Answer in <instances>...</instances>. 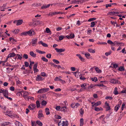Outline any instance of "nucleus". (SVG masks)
I'll return each mask as SVG.
<instances>
[{
	"label": "nucleus",
	"mask_w": 126,
	"mask_h": 126,
	"mask_svg": "<svg viewBox=\"0 0 126 126\" xmlns=\"http://www.w3.org/2000/svg\"><path fill=\"white\" fill-rule=\"evenodd\" d=\"M113 93L115 95H117L118 94V92L117 91V87H116L115 88Z\"/></svg>",
	"instance_id": "obj_28"
},
{
	"label": "nucleus",
	"mask_w": 126,
	"mask_h": 126,
	"mask_svg": "<svg viewBox=\"0 0 126 126\" xmlns=\"http://www.w3.org/2000/svg\"><path fill=\"white\" fill-rule=\"evenodd\" d=\"M35 104H32L29 105V110H33L35 109Z\"/></svg>",
	"instance_id": "obj_8"
},
{
	"label": "nucleus",
	"mask_w": 126,
	"mask_h": 126,
	"mask_svg": "<svg viewBox=\"0 0 126 126\" xmlns=\"http://www.w3.org/2000/svg\"><path fill=\"white\" fill-rule=\"evenodd\" d=\"M64 36H59V40L61 41L64 38Z\"/></svg>",
	"instance_id": "obj_55"
},
{
	"label": "nucleus",
	"mask_w": 126,
	"mask_h": 126,
	"mask_svg": "<svg viewBox=\"0 0 126 126\" xmlns=\"http://www.w3.org/2000/svg\"><path fill=\"white\" fill-rule=\"evenodd\" d=\"M111 51H110L109 52L105 53V54L106 56H107L108 55H110L111 54Z\"/></svg>",
	"instance_id": "obj_43"
},
{
	"label": "nucleus",
	"mask_w": 126,
	"mask_h": 126,
	"mask_svg": "<svg viewBox=\"0 0 126 126\" xmlns=\"http://www.w3.org/2000/svg\"><path fill=\"white\" fill-rule=\"evenodd\" d=\"M36 25L40 24L41 25H43V22L41 21H36Z\"/></svg>",
	"instance_id": "obj_33"
},
{
	"label": "nucleus",
	"mask_w": 126,
	"mask_h": 126,
	"mask_svg": "<svg viewBox=\"0 0 126 126\" xmlns=\"http://www.w3.org/2000/svg\"><path fill=\"white\" fill-rule=\"evenodd\" d=\"M96 18H93L89 19L88 20V21L90 22L93 21L94 20L96 19Z\"/></svg>",
	"instance_id": "obj_51"
},
{
	"label": "nucleus",
	"mask_w": 126,
	"mask_h": 126,
	"mask_svg": "<svg viewBox=\"0 0 126 126\" xmlns=\"http://www.w3.org/2000/svg\"><path fill=\"white\" fill-rule=\"evenodd\" d=\"M23 57L26 59H27L28 58V56L26 54H24L23 55Z\"/></svg>",
	"instance_id": "obj_56"
},
{
	"label": "nucleus",
	"mask_w": 126,
	"mask_h": 126,
	"mask_svg": "<svg viewBox=\"0 0 126 126\" xmlns=\"http://www.w3.org/2000/svg\"><path fill=\"white\" fill-rule=\"evenodd\" d=\"M39 44H41L42 45L45 47H48L47 45L45 43H43L42 41H40L38 43Z\"/></svg>",
	"instance_id": "obj_16"
},
{
	"label": "nucleus",
	"mask_w": 126,
	"mask_h": 126,
	"mask_svg": "<svg viewBox=\"0 0 126 126\" xmlns=\"http://www.w3.org/2000/svg\"><path fill=\"white\" fill-rule=\"evenodd\" d=\"M15 54L14 52L11 53L9 54L7 56L8 58L10 57H13L15 56Z\"/></svg>",
	"instance_id": "obj_24"
},
{
	"label": "nucleus",
	"mask_w": 126,
	"mask_h": 126,
	"mask_svg": "<svg viewBox=\"0 0 126 126\" xmlns=\"http://www.w3.org/2000/svg\"><path fill=\"white\" fill-rule=\"evenodd\" d=\"M126 113V111H124V112H123L120 111L119 114L120 115L118 116V120H117V121L118 122V121L120 120L121 119L122 117Z\"/></svg>",
	"instance_id": "obj_4"
},
{
	"label": "nucleus",
	"mask_w": 126,
	"mask_h": 126,
	"mask_svg": "<svg viewBox=\"0 0 126 126\" xmlns=\"http://www.w3.org/2000/svg\"><path fill=\"white\" fill-rule=\"evenodd\" d=\"M118 70L119 71H123L125 70V69L123 66H120L119 68H118Z\"/></svg>",
	"instance_id": "obj_29"
},
{
	"label": "nucleus",
	"mask_w": 126,
	"mask_h": 126,
	"mask_svg": "<svg viewBox=\"0 0 126 126\" xmlns=\"http://www.w3.org/2000/svg\"><path fill=\"white\" fill-rule=\"evenodd\" d=\"M32 126H36L37 124L35 122H32Z\"/></svg>",
	"instance_id": "obj_53"
},
{
	"label": "nucleus",
	"mask_w": 126,
	"mask_h": 126,
	"mask_svg": "<svg viewBox=\"0 0 126 126\" xmlns=\"http://www.w3.org/2000/svg\"><path fill=\"white\" fill-rule=\"evenodd\" d=\"M10 90L12 91H14V88L13 86H11L10 87Z\"/></svg>",
	"instance_id": "obj_64"
},
{
	"label": "nucleus",
	"mask_w": 126,
	"mask_h": 126,
	"mask_svg": "<svg viewBox=\"0 0 126 126\" xmlns=\"http://www.w3.org/2000/svg\"><path fill=\"white\" fill-rule=\"evenodd\" d=\"M27 34V32H23L22 33H21L20 34V35L21 36H22V35H26Z\"/></svg>",
	"instance_id": "obj_47"
},
{
	"label": "nucleus",
	"mask_w": 126,
	"mask_h": 126,
	"mask_svg": "<svg viewBox=\"0 0 126 126\" xmlns=\"http://www.w3.org/2000/svg\"><path fill=\"white\" fill-rule=\"evenodd\" d=\"M44 115L43 114L41 113L40 112V111H39L38 112V117L40 119L42 117H43Z\"/></svg>",
	"instance_id": "obj_26"
},
{
	"label": "nucleus",
	"mask_w": 126,
	"mask_h": 126,
	"mask_svg": "<svg viewBox=\"0 0 126 126\" xmlns=\"http://www.w3.org/2000/svg\"><path fill=\"white\" fill-rule=\"evenodd\" d=\"M113 99V97L111 96H107L105 97V99H109L111 100Z\"/></svg>",
	"instance_id": "obj_50"
},
{
	"label": "nucleus",
	"mask_w": 126,
	"mask_h": 126,
	"mask_svg": "<svg viewBox=\"0 0 126 126\" xmlns=\"http://www.w3.org/2000/svg\"><path fill=\"white\" fill-rule=\"evenodd\" d=\"M79 78L81 80H85V79L86 78H85L84 77H83L82 76V75L81 74H80L79 75Z\"/></svg>",
	"instance_id": "obj_44"
},
{
	"label": "nucleus",
	"mask_w": 126,
	"mask_h": 126,
	"mask_svg": "<svg viewBox=\"0 0 126 126\" xmlns=\"http://www.w3.org/2000/svg\"><path fill=\"white\" fill-rule=\"evenodd\" d=\"M122 102L120 100L119 101V103H120V104H118L115 107V110H118L119 108H120V105Z\"/></svg>",
	"instance_id": "obj_15"
},
{
	"label": "nucleus",
	"mask_w": 126,
	"mask_h": 126,
	"mask_svg": "<svg viewBox=\"0 0 126 126\" xmlns=\"http://www.w3.org/2000/svg\"><path fill=\"white\" fill-rule=\"evenodd\" d=\"M36 104L37 108H38L40 106V104L39 101L38 100L36 101Z\"/></svg>",
	"instance_id": "obj_35"
},
{
	"label": "nucleus",
	"mask_w": 126,
	"mask_h": 126,
	"mask_svg": "<svg viewBox=\"0 0 126 126\" xmlns=\"http://www.w3.org/2000/svg\"><path fill=\"white\" fill-rule=\"evenodd\" d=\"M55 118L57 119H60L61 118V117L60 116L57 115L55 116Z\"/></svg>",
	"instance_id": "obj_58"
},
{
	"label": "nucleus",
	"mask_w": 126,
	"mask_h": 126,
	"mask_svg": "<svg viewBox=\"0 0 126 126\" xmlns=\"http://www.w3.org/2000/svg\"><path fill=\"white\" fill-rule=\"evenodd\" d=\"M97 44L98 45H104L106 44L107 43L105 42H99L97 43Z\"/></svg>",
	"instance_id": "obj_36"
},
{
	"label": "nucleus",
	"mask_w": 126,
	"mask_h": 126,
	"mask_svg": "<svg viewBox=\"0 0 126 126\" xmlns=\"http://www.w3.org/2000/svg\"><path fill=\"white\" fill-rule=\"evenodd\" d=\"M23 20L22 19L16 20L13 21V23H16V25L17 26L20 25L23 23Z\"/></svg>",
	"instance_id": "obj_3"
},
{
	"label": "nucleus",
	"mask_w": 126,
	"mask_h": 126,
	"mask_svg": "<svg viewBox=\"0 0 126 126\" xmlns=\"http://www.w3.org/2000/svg\"><path fill=\"white\" fill-rule=\"evenodd\" d=\"M62 78V77L61 76H59V77H56L54 79V80L55 81H62L63 82H65V81L64 80H62L61 79V78Z\"/></svg>",
	"instance_id": "obj_9"
},
{
	"label": "nucleus",
	"mask_w": 126,
	"mask_h": 126,
	"mask_svg": "<svg viewBox=\"0 0 126 126\" xmlns=\"http://www.w3.org/2000/svg\"><path fill=\"white\" fill-rule=\"evenodd\" d=\"M70 38L71 39L73 38L75 36L74 34H71L70 35Z\"/></svg>",
	"instance_id": "obj_60"
},
{
	"label": "nucleus",
	"mask_w": 126,
	"mask_h": 126,
	"mask_svg": "<svg viewBox=\"0 0 126 126\" xmlns=\"http://www.w3.org/2000/svg\"><path fill=\"white\" fill-rule=\"evenodd\" d=\"M19 30L18 29H15L13 31H12V32L13 33H14L15 34H17L19 32Z\"/></svg>",
	"instance_id": "obj_37"
},
{
	"label": "nucleus",
	"mask_w": 126,
	"mask_h": 126,
	"mask_svg": "<svg viewBox=\"0 0 126 126\" xmlns=\"http://www.w3.org/2000/svg\"><path fill=\"white\" fill-rule=\"evenodd\" d=\"M84 113V111H80V116H81V117H82Z\"/></svg>",
	"instance_id": "obj_48"
},
{
	"label": "nucleus",
	"mask_w": 126,
	"mask_h": 126,
	"mask_svg": "<svg viewBox=\"0 0 126 126\" xmlns=\"http://www.w3.org/2000/svg\"><path fill=\"white\" fill-rule=\"evenodd\" d=\"M88 51L90 52L93 53H94L95 52V50H93L91 48L88 49Z\"/></svg>",
	"instance_id": "obj_30"
},
{
	"label": "nucleus",
	"mask_w": 126,
	"mask_h": 126,
	"mask_svg": "<svg viewBox=\"0 0 126 126\" xmlns=\"http://www.w3.org/2000/svg\"><path fill=\"white\" fill-rule=\"evenodd\" d=\"M95 69L97 73H100L101 72V70L99 69L97 67H95Z\"/></svg>",
	"instance_id": "obj_31"
},
{
	"label": "nucleus",
	"mask_w": 126,
	"mask_h": 126,
	"mask_svg": "<svg viewBox=\"0 0 126 126\" xmlns=\"http://www.w3.org/2000/svg\"><path fill=\"white\" fill-rule=\"evenodd\" d=\"M37 41V38H34L33 39L32 41V46H35V45L36 44Z\"/></svg>",
	"instance_id": "obj_7"
},
{
	"label": "nucleus",
	"mask_w": 126,
	"mask_h": 126,
	"mask_svg": "<svg viewBox=\"0 0 126 126\" xmlns=\"http://www.w3.org/2000/svg\"><path fill=\"white\" fill-rule=\"evenodd\" d=\"M15 124L16 126H23L21 123L17 121H16V122L15 123Z\"/></svg>",
	"instance_id": "obj_21"
},
{
	"label": "nucleus",
	"mask_w": 126,
	"mask_h": 126,
	"mask_svg": "<svg viewBox=\"0 0 126 126\" xmlns=\"http://www.w3.org/2000/svg\"><path fill=\"white\" fill-rule=\"evenodd\" d=\"M53 62L57 64H58L60 62L59 61L56 60L54 59L53 60Z\"/></svg>",
	"instance_id": "obj_45"
},
{
	"label": "nucleus",
	"mask_w": 126,
	"mask_h": 126,
	"mask_svg": "<svg viewBox=\"0 0 126 126\" xmlns=\"http://www.w3.org/2000/svg\"><path fill=\"white\" fill-rule=\"evenodd\" d=\"M84 55L85 56L87 59H90V55L89 53H85Z\"/></svg>",
	"instance_id": "obj_32"
},
{
	"label": "nucleus",
	"mask_w": 126,
	"mask_h": 126,
	"mask_svg": "<svg viewBox=\"0 0 126 126\" xmlns=\"http://www.w3.org/2000/svg\"><path fill=\"white\" fill-rule=\"evenodd\" d=\"M92 107H96L101 104V102L100 101H97L96 103L94 102H93L92 103Z\"/></svg>",
	"instance_id": "obj_5"
},
{
	"label": "nucleus",
	"mask_w": 126,
	"mask_h": 126,
	"mask_svg": "<svg viewBox=\"0 0 126 126\" xmlns=\"http://www.w3.org/2000/svg\"><path fill=\"white\" fill-rule=\"evenodd\" d=\"M46 31L47 33H49L51 32L49 29L47 28L46 29Z\"/></svg>",
	"instance_id": "obj_54"
},
{
	"label": "nucleus",
	"mask_w": 126,
	"mask_h": 126,
	"mask_svg": "<svg viewBox=\"0 0 126 126\" xmlns=\"http://www.w3.org/2000/svg\"><path fill=\"white\" fill-rule=\"evenodd\" d=\"M3 113L6 115H7L8 116L11 117H18L17 116L14 115V114L13 113V112L11 111H4Z\"/></svg>",
	"instance_id": "obj_1"
},
{
	"label": "nucleus",
	"mask_w": 126,
	"mask_h": 126,
	"mask_svg": "<svg viewBox=\"0 0 126 126\" xmlns=\"http://www.w3.org/2000/svg\"><path fill=\"white\" fill-rule=\"evenodd\" d=\"M107 43L109 44H110V45H112V44H113V42H112V41H111L110 40H108V41H107Z\"/></svg>",
	"instance_id": "obj_52"
},
{
	"label": "nucleus",
	"mask_w": 126,
	"mask_h": 126,
	"mask_svg": "<svg viewBox=\"0 0 126 126\" xmlns=\"http://www.w3.org/2000/svg\"><path fill=\"white\" fill-rule=\"evenodd\" d=\"M95 24V22H92L91 23L90 27H94V26Z\"/></svg>",
	"instance_id": "obj_46"
},
{
	"label": "nucleus",
	"mask_w": 126,
	"mask_h": 126,
	"mask_svg": "<svg viewBox=\"0 0 126 126\" xmlns=\"http://www.w3.org/2000/svg\"><path fill=\"white\" fill-rule=\"evenodd\" d=\"M91 79L92 80V81H94V82H96L97 80V78L96 77H94V78H92Z\"/></svg>",
	"instance_id": "obj_49"
},
{
	"label": "nucleus",
	"mask_w": 126,
	"mask_h": 126,
	"mask_svg": "<svg viewBox=\"0 0 126 126\" xmlns=\"http://www.w3.org/2000/svg\"><path fill=\"white\" fill-rule=\"evenodd\" d=\"M47 102L46 101L44 100H43L42 101L41 104L42 106H45L46 105Z\"/></svg>",
	"instance_id": "obj_38"
},
{
	"label": "nucleus",
	"mask_w": 126,
	"mask_h": 126,
	"mask_svg": "<svg viewBox=\"0 0 126 126\" xmlns=\"http://www.w3.org/2000/svg\"><path fill=\"white\" fill-rule=\"evenodd\" d=\"M29 25H33V26H34L35 25H36V22H31L30 23V24Z\"/></svg>",
	"instance_id": "obj_62"
},
{
	"label": "nucleus",
	"mask_w": 126,
	"mask_h": 126,
	"mask_svg": "<svg viewBox=\"0 0 126 126\" xmlns=\"http://www.w3.org/2000/svg\"><path fill=\"white\" fill-rule=\"evenodd\" d=\"M11 124V123L9 122H4L1 124V125L5 126L6 125H9Z\"/></svg>",
	"instance_id": "obj_22"
},
{
	"label": "nucleus",
	"mask_w": 126,
	"mask_h": 126,
	"mask_svg": "<svg viewBox=\"0 0 126 126\" xmlns=\"http://www.w3.org/2000/svg\"><path fill=\"white\" fill-rule=\"evenodd\" d=\"M87 85V84L86 83H84L82 84L81 85V87H83L84 88H83L84 90H85L86 89V86Z\"/></svg>",
	"instance_id": "obj_34"
},
{
	"label": "nucleus",
	"mask_w": 126,
	"mask_h": 126,
	"mask_svg": "<svg viewBox=\"0 0 126 126\" xmlns=\"http://www.w3.org/2000/svg\"><path fill=\"white\" fill-rule=\"evenodd\" d=\"M102 110V109L101 108L95 107L94 109L95 110Z\"/></svg>",
	"instance_id": "obj_59"
},
{
	"label": "nucleus",
	"mask_w": 126,
	"mask_h": 126,
	"mask_svg": "<svg viewBox=\"0 0 126 126\" xmlns=\"http://www.w3.org/2000/svg\"><path fill=\"white\" fill-rule=\"evenodd\" d=\"M62 126H68V121H63V123L61 124Z\"/></svg>",
	"instance_id": "obj_13"
},
{
	"label": "nucleus",
	"mask_w": 126,
	"mask_h": 126,
	"mask_svg": "<svg viewBox=\"0 0 126 126\" xmlns=\"http://www.w3.org/2000/svg\"><path fill=\"white\" fill-rule=\"evenodd\" d=\"M49 89L48 88H42L40 89L37 92V93L38 94H41L45 93L48 91Z\"/></svg>",
	"instance_id": "obj_2"
},
{
	"label": "nucleus",
	"mask_w": 126,
	"mask_h": 126,
	"mask_svg": "<svg viewBox=\"0 0 126 126\" xmlns=\"http://www.w3.org/2000/svg\"><path fill=\"white\" fill-rule=\"evenodd\" d=\"M61 108L60 109L61 110H65L67 109L66 107L65 106H62L61 105Z\"/></svg>",
	"instance_id": "obj_41"
},
{
	"label": "nucleus",
	"mask_w": 126,
	"mask_h": 126,
	"mask_svg": "<svg viewBox=\"0 0 126 126\" xmlns=\"http://www.w3.org/2000/svg\"><path fill=\"white\" fill-rule=\"evenodd\" d=\"M105 104L107 110H110V107L109 106V103L107 102H106Z\"/></svg>",
	"instance_id": "obj_17"
},
{
	"label": "nucleus",
	"mask_w": 126,
	"mask_h": 126,
	"mask_svg": "<svg viewBox=\"0 0 126 126\" xmlns=\"http://www.w3.org/2000/svg\"><path fill=\"white\" fill-rule=\"evenodd\" d=\"M37 124L40 126H42V123L40 121H38L36 122Z\"/></svg>",
	"instance_id": "obj_39"
},
{
	"label": "nucleus",
	"mask_w": 126,
	"mask_h": 126,
	"mask_svg": "<svg viewBox=\"0 0 126 126\" xmlns=\"http://www.w3.org/2000/svg\"><path fill=\"white\" fill-rule=\"evenodd\" d=\"M3 94L4 96L7 95H8V91L7 90H4Z\"/></svg>",
	"instance_id": "obj_27"
},
{
	"label": "nucleus",
	"mask_w": 126,
	"mask_h": 126,
	"mask_svg": "<svg viewBox=\"0 0 126 126\" xmlns=\"http://www.w3.org/2000/svg\"><path fill=\"white\" fill-rule=\"evenodd\" d=\"M51 16H53L54 15H55L57 14H63V12H54L53 13H51Z\"/></svg>",
	"instance_id": "obj_20"
},
{
	"label": "nucleus",
	"mask_w": 126,
	"mask_h": 126,
	"mask_svg": "<svg viewBox=\"0 0 126 126\" xmlns=\"http://www.w3.org/2000/svg\"><path fill=\"white\" fill-rule=\"evenodd\" d=\"M71 2L72 3L79 4L78 0H73Z\"/></svg>",
	"instance_id": "obj_42"
},
{
	"label": "nucleus",
	"mask_w": 126,
	"mask_h": 126,
	"mask_svg": "<svg viewBox=\"0 0 126 126\" xmlns=\"http://www.w3.org/2000/svg\"><path fill=\"white\" fill-rule=\"evenodd\" d=\"M110 83L112 84L119 83L120 82L118 81V80L114 79H110Z\"/></svg>",
	"instance_id": "obj_6"
},
{
	"label": "nucleus",
	"mask_w": 126,
	"mask_h": 126,
	"mask_svg": "<svg viewBox=\"0 0 126 126\" xmlns=\"http://www.w3.org/2000/svg\"><path fill=\"white\" fill-rule=\"evenodd\" d=\"M34 34V32L33 30H31L27 32V34L30 36L33 35Z\"/></svg>",
	"instance_id": "obj_12"
},
{
	"label": "nucleus",
	"mask_w": 126,
	"mask_h": 126,
	"mask_svg": "<svg viewBox=\"0 0 126 126\" xmlns=\"http://www.w3.org/2000/svg\"><path fill=\"white\" fill-rule=\"evenodd\" d=\"M44 78L42 77L40 75H37L36 78V80L38 81H40L43 80Z\"/></svg>",
	"instance_id": "obj_11"
},
{
	"label": "nucleus",
	"mask_w": 126,
	"mask_h": 126,
	"mask_svg": "<svg viewBox=\"0 0 126 126\" xmlns=\"http://www.w3.org/2000/svg\"><path fill=\"white\" fill-rule=\"evenodd\" d=\"M55 49L58 53H61L63 52L65 50V49L63 48L58 49L57 48H55Z\"/></svg>",
	"instance_id": "obj_10"
},
{
	"label": "nucleus",
	"mask_w": 126,
	"mask_h": 126,
	"mask_svg": "<svg viewBox=\"0 0 126 126\" xmlns=\"http://www.w3.org/2000/svg\"><path fill=\"white\" fill-rule=\"evenodd\" d=\"M41 59L43 61L46 62H47L48 61V60L44 57H42Z\"/></svg>",
	"instance_id": "obj_40"
},
{
	"label": "nucleus",
	"mask_w": 126,
	"mask_h": 126,
	"mask_svg": "<svg viewBox=\"0 0 126 126\" xmlns=\"http://www.w3.org/2000/svg\"><path fill=\"white\" fill-rule=\"evenodd\" d=\"M80 126H82L84 124V120L83 118H81L80 120Z\"/></svg>",
	"instance_id": "obj_25"
},
{
	"label": "nucleus",
	"mask_w": 126,
	"mask_h": 126,
	"mask_svg": "<svg viewBox=\"0 0 126 126\" xmlns=\"http://www.w3.org/2000/svg\"><path fill=\"white\" fill-rule=\"evenodd\" d=\"M50 4H48L47 5L45 4L41 6V8L42 9H45L48 8L50 6Z\"/></svg>",
	"instance_id": "obj_19"
},
{
	"label": "nucleus",
	"mask_w": 126,
	"mask_h": 126,
	"mask_svg": "<svg viewBox=\"0 0 126 126\" xmlns=\"http://www.w3.org/2000/svg\"><path fill=\"white\" fill-rule=\"evenodd\" d=\"M100 119L102 121V123H106V121L105 120V117H104V115H102L100 117Z\"/></svg>",
	"instance_id": "obj_18"
},
{
	"label": "nucleus",
	"mask_w": 126,
	"mask_h": 126,
	"mask_svg": "<svg viewBox=\"0 0 126 126\" xmlns=\"http://www.w3.org/2000/svg\"><path fill=\"white\" fill-rule=\"evenodd\" d=\"M113 44H112V46H116L115 45H118L119 44H122V45L123 46L124 45V43H119L118 42L116 41H115L114 42H113Z\"/></svg>",
	"instance_id": "obj_14"
},
{
	"label": "nucleus",
	"mask_w": 126,
	"mask_h": 126,
	"mask_svg": "<svg viewBox=\"0 0 126 126\" xmlns=\"http://www.w3.org/2000/svg\"><path fill=\"white\" fill-rule=\"evenodd\" d=\"M30 54L32 57L35 58L36 57V54H34V52L32 51H31L30 52Z\"/></svg>",
	"instance_id": "obj_23"
},
{
	"label": "nucleus",
	"mask_w": 126,
	"mask_h": 126,
	"mask_svg": "<svg viewBox=\"0 0 126 126\" xmlns=\"http://www.w3.org/2000/svg\"><path fill=\"white\" fill-rule=\"evenodd\" d=\"M24 64L25 66L26 67H27L29 66V63L27 62H25L24 63Z\"/></svg>",
	"instance_id": "obj_63"
},
{
	"label": "nucleus",
	"mask_w": 126,
	"mask_h": 126,
	"mask_svg": "<svg viewBox=\"0 0 126 126\" xmlns=\"http://www.w3.org/2000/svg\"><path fill=\"white\" fill-rule=\"evenodd\" d=\"M61 107L60 106H56L55 108V109L56 110H59L60 109Z\"/></svg>",
	"instance_id": "obj_61"
},
{
	"label": "nucleus",
	"mask_w": 126,
	"mask_h": 126,
	"mask_svg": "<svg viewBox=\"0 0 126 126\" xmlns=\"http://www.w3.org/2000/svg\"><path fill=\"white\" fill-rule=\"evenodd\" d=\"M46 57L49 58H50L51 57V54H47L46 56Z\"/></svg>",
	"instance_id": "obj_57"
}]
</instances>
